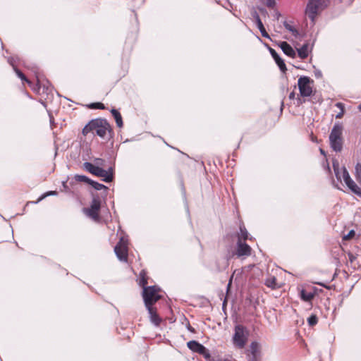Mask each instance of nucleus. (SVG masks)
<instances>
[{
    "mask_svg": "<svg viewBox=\"0 0 361 361\" xmlns=\"http://www.w3.org/2000/svg\"><path fill=\"white\" fill-rule=\"evenodd\" d=\"M83 169L95 176L103 178L102 180L106 183L111 182L114 179V170L112 168H109L106 171L92 163L85 162L83 164Z\"/></svg>",
    "mask_w": 361,
    "mask_h": 361,
    "instance_id": "obj_2",
    "label": "nucleus"
},
{
    "mask_svg": "<svg viewBox=\"0 0 361 361\" xmlns=\"http://www.w3.org/2000/svg\"><path fill=\"white\" fill-rule=\"evenodd\" d=\"M318 4L316 1L311 0L309 1L307 8H306V15L312 20H314V18L317 14L318 11Z\"/></svg>",
    "mask_w": 361,
    "mask_h": 361,
    "instance_id": "obj_11",
    "label": "nucleus"
},
{
    "mask_svg": "<svg viewBox=\"0 0 361 361\" xmlns=\"http://www.w3.org/2000/svg\"><path fill=\"white\" fill-rule=\"evenodd\" d=\"M88 106H89V108L93 109H105L104 104L101 103V102L92 103Z\"/></svg>",
    "mask_w": 361,
    "mask_h": 361,
    "instance_id": "obj_30",
    "label": "nucleus"
},
{
    "mask_svg": "<svg viewBox=\"0 0 361 361\" xmlns=\"http://www.w3.org/2000/svg\"><path fill=\"white\" fill-rule=\"evenodd\" d=\"M188 348L194 353L201 354L204 352V346L196 341H190L187 343Z\"/></svg>",
    "mask_w": 361,
    "mask_h": 361,
    "instance_id": "obj_14",
    "label": "nucleus"
},
{
    "mask_svg": "<svg viewBox=\"0 0 361 361\" xmlns=\"http://www.w3.org/2000/svg\"><path fill=\"white\" fill-rule=\"evenodd\" d=\"M90 185L96 190H101L102 189H107V187L103 184L99 183L94 180H91Z\"/></svg>",
    "mask_w": 361,
    "mask_h": 361,
    "instance_id": "obj_28",
    "label": "nucleus"
},
{
    "mask_svg": "<svg viewBox=\"0 0 361 361\" xmlns=\"http://www.w3.org/2000/svg\"><path fill=\"white\" fill-rule=\"evenodd\" d=\"M103 162H104V160L102 159H96V164L97 165H102L103 164Z\"/></svg>",
    "mask_w": 361,
    "mask_h": 361,
    "instance_id": "obj_37",
    "label": "nucleus"
},
{
    "mask_svg": "<svg viewBox=\"0 0 361 361\" xmlns=\"http://www.w3.org/2000/svg\"><path fill=\"white\" fill-rule=\"evenodd\" d=\"M307 323L310 326H314L318 323V317L316 314H311L307 318Z\"/></svg>",
    "mask_w": 361,
    "mask_h": 361,
    "instance_id": "obj_27",
    "label": "nucleus"
},
{
    "mask_svg": "<svg viewBox=\"0 0 361 361\" xmlns=\"http://www.w3.org/2000/svg\"><path fill=\"white\" fill-rule=\"evenodd\" d=\"M264 284L271 289H276L279 288L276 282V278L274 276H269L266 279Z\"/></svg>",
    "mask_w": 361,
    "mask_h": 361,
    "instance_id": "obj_21",
    "label": "nucleus"
},
{
    "mask_svg": "<svg viewBox=\"0 0 361 361\" xmlns=\"http://www.w3.org/2000/svg\"><path fill=\"white\" fill-rule=\"evenodd\" d=\"M252 254V248L245 241L238 240L235 251L231 257L237 256V257H247Z\"/></svg>",
    "mask_w": 361,
    "mask_h": 361,
    "instance_id": "obj_9",
    "label": "nucleus"
},
{
    "mask_svg": "<svg viewBox=\"0 0 361 361\" xmlns=\"http://www.w3.org/2000/svg\"><path fill=\"white\" fill-rule=\"evenodd\" d=\"M249 336V331L243 325L235 326V333L233 336V342L235 347L242 349L246 345Z\"/></svg>",
    "mask_w": 361,
    "mask_h": 361,
    "instance_id": "obj_5",
    "label": "nucleus"
},
{
    "mask_svg": "<svg viewBox=\"0 0 361 361\" xmlns=\"http://www.w3.org/2000/svg\"><path fill=\"white\" fill-rule=\"evenodd\" d=\"M266 4L268 7H274L275 5V0H266Z\"/></svg>",
    "mask_w": 361,
    "mask_h": 361,
    "instance_id": "obj_36",
    "label": "nucleus"
},
{
    "mask_svg": "<svg viewBox=\"0 0 361 361\" xmlns=\"http://www.w3.org/2000/svg\"><path fill=\"white\" fill-rule=\"evenodd\" d=\"M74 178L78 182H83L90 185L91 179L84 175H75Z\"/></svg>",
    "mask_w": 361,
    "mask_h": 361,
    "instance_id": "obj_24",
    "label": "nucleus"
},
{
    "mask_svg": "<svg viewBox=\"0 0 361 361\" xmlns=\"http://www.w3.org/2000/svg\"><path fill=\"white\" fill-rule=\"evenodd\" d=\"M200 355H202L205 359H209L211 357L209 350L206 348H204V352L201 353Z\"/></svg>",
    "mask_w": 361,
    "mask_h": 361,
    "instance_id": "obj_33",
    "label": "nucleus"
},
{
    "mask_svg": "<svg viewBox=\"0 0 361 361\" xmlns=\"http://www.w3.org/2000/svg\"><path fill=\"white\" fill-rule=\"evenodd\" d=\"M341 172L342 173L343 180L349 189H350L354 193L361 196V189L352 180L347 169L345 167H342Z\"/></svg>",
    "mask_w": 361,
    "mask_h": 361,
    "instance_id": "obj_10",
    "label": "nucleus"
},
{
    "mask_svg": "<svg viewBox=\"0 0 361 361\" xmlns=\"http://www.w3.org/2000/svg\"><path fill=\"white\" fill-rule=\"evenodd\" d=\"M348 261L350 263H353V262L356 259V257L351 252L348 253Z\"/></svg>",
    "mask_w": 361,
    "mask_h": 361,
    "instance_id": "obj_34",
    "label": "nucleus"
},
{
    "mask_svg": "<svg viewBox=\"0 0 361 361\" xmlns=\"http://www.w3.org/2000/svg\"><path fill=\"white\" fill-rule=\"evenodd\" d=\"M298 100H299V103H300V104H302V100H301V99H300V98H299V97H298Z\"/></svg>",
    "mask_w": 361,
    "mask_h": 361,
    "instance_id": "obj_43",
    "label": "nucleus"
},
{
    "mask_svg": "<svg viewBox=\"0 0 361 361\" xmlns=\"http://www.w3.org/2000/svg\"><path fill=\"white\" fill-rule=\"evenodd\" d=\"M342 131V126L340 124H335L329 135L331 147L336 152L341 151L343 147Z\"/></svg>",
    "mask_w": 361,
    "mask_h": 361,
    "instance_id": "obj_4",
    "label": "nucleus"
},
{
    "mask_svg": "<svg viewBox=\"0 0 361 361\" xmlns=\"http://www.w3.org/2000/svg\"><path fill=\"white\" fill-rule=\"evenodd\" d=\"M111 114L112 116H114L115 121H116V125L118 128H122L123 126V119H122V116L120 114V112L116 110V109H113L111 111Z\"/></svg>",
    "mask_w": 361,
    "mask_h": 361,
    "instance_id": "obj_20",
    "label": "nucleus"
},
{
    "mask_svg": "<svg viewBox=\"0 0 361 361\" xmlns=\"http://www.w3.org/2000/svg\"><path fill=\"white\" fill-rule=\"evenodd\" d=\"M359 109L361 110V104L359 105Z\"/></svg>",
    "mask_w": 361,
    "mask_h": 361,
    "instance_id": "obj_45",
    "label": "nucleus"
},
{
    "mask_svg": "<svg viewBox=\"0 0 361 361\" xmlns=\"http://www.w3.org/2000/svg\"><path fill=\"white\" fill-rule=\"evenodd\" d=\"M161 292V288L157 286L145 287V289L142 290V298L145 307L154 306L162 298Z\"/></svg>",
    "mask_w": 361,
    "mask_h": 361,
    "instance_id": "obj_3",
    "label": "nucleus"
},
{
    "mask_svg": "<svg viewBox=\"0 0 361 361\" xmlns=\"http://www.w3.org/2000/svg\"><path fill=\"white\" fill-rule=\"evenodd\" d=\"M220 361H237V360H235L234 359H231V360L230 359H224V360H221Z\"/></svg>",
    "mask_w": 361,
    "mask_h": 361,
    "instance_id": "obj_40",
    "label": "nucleus"
},
{
    "mask_svg": "<svg viewBox=\"0 0 361 361\" xmlns=\"http://www.w3.org/2000/svg\"><path fill=\"white\" fill-rule=\"evenodd\" d=\"M355 235V233L353 230H351L346 235L343 237V240H350Z\"/></svg>",
    "mask_w": 361,
    "mask_h": 361,
    "instance_id": "obj_32",
    "label": "nucleus"
},
{
    "mask_svg": "<svg viewBox=\"0 0 361 361\" xmlns=\"http://www.w3.org/2000/svg\"><path fill=\"white\" fill-rule=\"evenodd\" d=\"M45 197V194H43L39 198L38 200H41L42 199H44Z\"/></svg>",
    "mask_w": 361,
    "mask_h": 361,
    "instance_id": "obj_42",
    "label": "nucleus"
},
{
    "mask_svg": "<svg viewBox=\"0 0 361 361\" xmlns=\"http://www.w3.org/2000/svg\"><path fill=\"white\" fill-rule=\"evenodd\" d=\"M146 308L148 310L152 323L155 326H159L161 324L162 319L158 314L157 308L154 306H146Z\"/></svg>",
    "mask_w": 361,
    "mask_h": 361,
    "instance_id": "obj_12",
    "label": "nucleus"
},
{
    "mask_svg": "<svg viewBox=\"0 0 361 361\" xmlns=\"http://www.w3.org/2000/svg\"><path fill=\"white\" fill-rule=\"evenodd\" d=\"M341 168L339 167L338 164L336 165L335 164H334V170L335 172L336 177L337 178L338 180L341 181L343 180V178H342V173L341 172Z\"/></svg>",
    "mask_w": 361,
    "mask_h": 361,
    "instance_id": "obj_29",
    "label": "nucleus"
},
{
    "mask_svg": "<svg viewBox=\"0 0 361 361\" xmlns=\"http://www.w3.org/2000/svg\"><path fill=\"white\" fill-rule=\"evenodd\" d=\"M149 276H147V273L145 269L140 271L139 274V279L138 284L140 286L145 289V287H147V285L148 283Z\"/></svg>",
    "mask_w": 361,
    "mask_h": 361,
    "instance_id": "obj_17",
    "label": "nucleus"
},
{
    "mask_svg": "<svg viewBox=\"0 0 361 361\" xmlns=\"http://www.w3.org/2000/svg\"><path fill=\"white\" fill-rule=\"evenodd\" d=\"M285 27L287 30L291 31L294 35L298 34V31L295 28L292 27L290 25L287 24L285 25Z\"/></svg>",
    "mask_w": 361,
    "mask_h": 361,
    "instance_id": "obj_35",
    "label": "nucleus"
},
{
    "mask_svg": "<svg viewBox=\"0 0 361 361\" xmlns=\"http://www.w3.org/2000/svg\"><path fill=\"white\" fill-rule=\"evenodd\" d=\"M295 92H292L290 94V95H289V98H290V99H293L295 98Z\"/></svg>",
    "mask_w": 361,
    "mask_h": 361,
    "instance_id": "obj_39",
    "label": "nucleus"
},
{
    "mask_svg": "<svg viewBox=\"0 0 361 361\" xmlns=\"http://www.w3.org/2000/svg\"><path fill=\"white\" fill-rule=\"evenodd\" d=\"M280 47L283 53L291 58L295 57V51L292 47L286 42H282L280 44Z\"/></svg>",
    "mask_w": 361,
    "mask_h": 361,
    "instance_id": "obj_16",
    "label": "nucleus"
},
{
    "mask_svg": "<svg viewBox=\"0 0 361 361\" xmlns=\"http://www.w3.org/2000/svg\"><path fill=\"white\" fill-rule=\"evenodd\" d=\"M128 242L124 237L120 238L119 241L114 247V252L121 262H127L128 257Z\"/></svg>",
    "mask_w": 361,
    "mask_h": 361,
    "instance_id": "obj_7",
    "label": "nucleus"
},
{
    "mask_svg": "<svg viewBox=\"0 0 361 361\" xmlns=\"http://www.w3.org/2000/svg\"><path fill=\"white\" fill-rule=\"evenodd\" d=\"M336 106H337L340 109V112L336 116V118H341L345 113V106L344 104L341 102H338L336 104Z\"/></svg>",
    "mask_w": 361,
    "mask_h": 361,
    "instance_id": "obj_26",
    "label": "nucleus"
},
{
    "mask_svg": "<svg viewBox=\"0 0 361 361\" xmlns=\"http://www.w3.org/2000/svg\"><path fill=\"white\" fill-rule=\"evenodd\" d=\"M252 16H253L254 18L255 19L257 26L259 28V30H260V32H261L262 37H264L265 38H269V35L267 33V32L266 31V29L259 18V16L258 15V13L256 11H255L253 13Z\"/></svg>",
    "mask_w": 361,
    "mask_h": 361,
    "instance_id": "obj_15",
    "label": "nucleus"
},
{
    "mask_svg": "<svg viewBox=\"0 0 361 361\" xmlns=\"http://www.w3.org/2000/svg\"><path fill=\"white\" fill-rule=\"evenodd\" d=\"M101 209V200L98 197H94L90 207L84 209L85 214L95 221H99V212Z\"/></svg>",
    "mask_w": 361,
    "mask_h": 361,
    "instance_id": "obj_8",
    "label": "nucleus"
},
{
    "mask_svg": "<svg viewBox=\"0 0 361 361\" xmlns=\"http://www.w3.org/2000/svg\"><path fill=\"white\" fill-rule=\"evenodd\" d=\"M14 68V71L16 73V75L24 82H26L27 84L30 85L31 84V82L30 80H29L26 76L25 75V74L23 73H22L18 68H17L16 67H13Z\"/></svg>",
    "mask_w": 361,
    "mask_h": 361,
    "instance_id": "obj_25",
    "label": "nucleus"
},
{
    "mask_svg": "<svg viewBox=\"0 0 361 361\" xmlns=\"http://www.w3.org/2000/svg\"><path fill=\"white\" fill-rule=\"evenodd\" d=\"M39 90L40 87L38 85H36V86L33 87V90L36 92H39Z\"/></svg>",
    "mask_w": 361,
    "mask_h": 361,
    "instance_id": "obj_38",
    "label": "nucleus"
},
{
    "mask_svg": "<svg viewBox=\"0 0 361 361\" xmlns=\"http://www.w3.org/2000/svg\"><path fill=\"white\" fill-rule=\"evenodd\" d=\"M269 51L275 62L279 66L280 70L283 73H285L287 71V68L283 60L279 56V55L274 49L269 48Z\"/></svg>",
    "mask_w": 361,
    "mask_h": 361,
    "instance_id": "obj_13",
    "label": "nucleus"
},
{
    "mask_svg": "<svg viewBox=\"0 0 361 361\" xmlns=\"http://www.w3.org/2000/svg\"><path fill=\"white\" fill-rule=\"evenodd\" d=\"M111 127L105 119L96 118L91 120L82 129V133L87 136L88 133L96 134L104 139L108 133H111Z\"/></svg>",
    "mask_w": 361,
    "mask_h": 361,
    "instance_id": "obj_1",
    "label": "nucleus"
},
{
    "mask_svg": "<svg viewBox=\"0 0 361 361\" xmlns=\"http://www.w3.org/2000/svg\"><path fill=\"white\" fill-rule=\"evenodd\" d=\"M314 297V293L307 292L305 290H302L300 292V298L303 301L310 302Z\"/></svg>",
    "mask_w": 361,
    "mask_h": 361,
    "instance_id": "obj_23",
    "label": "nucleus"
},
{
    "mask_svg": "<svg viewBox=\"0 0 361 361\" xmlns=\"http://www.w3.org/2000/svg\"><path fill=\"white\" fill-rule=\"evenodd\" d=\"M252 357L249 361H257V355L259 352V346L257 342H252L250 346Z\"/></svg>",
    "mask_w": 361,
    "mask_h": 361,
    "instance_id": "obj_18",
    "label": "nucleus"
},
{
    "mask_svg": "<svg viewBox=\"0 0 361 361\" xmlns=\"http://www.w3.org/2000/svg\"><path fill=\"white\" fill-rule=\"evenodd\" d=\"M238 240L246 241L249 239V233L243 224L240 226V232L238 233Z\"/></svg>",
    "mask_w": 361,
    "mask_h": 361,
    "instance_id": "obj_19",
    "label": "nucleus"
},
{
    "mask_svg": "<svg viewBox=\"0 0 361 361\" xmlns=\"http://www.w3.org/2000/svg\"><path fill=\"white\" fill-rule=\"evenodd\" d=\"M355 177L359 183H361V164L360 163L355 166Z\"/></svg>",
    "mask_w": 361,
    "mask_h": 361,
    "instance_id": "obj_31",
    "label": "nucleus"
},
{
    "mask_svg": "<svg viewBox=\"0 0 361 361\" xmlns=\"http://www.w3.org/2000/svg\"><path fill=\"white\" fill-rule=\"evenodd\" d=\"M298 54L300 59H306L308 56V44H305L300 49H298Z\"/></svg>",
    "mask_w": 361,
    "mask_h": 361,
    "instance_id": "obj_22",
    "label": "nucleus"
},
{
    "mask_svg": "<svg viewBox=\"0 0 361 361\" xmlns=\"http://www.w3.org/2000/svg\"><path fill=\"white\" fill-rule=\"evenodd\" d=\"M49 117H50V122L51 123L52 122V116L51 115H49Z\"/></svg>",
    "mask_w": 361,
    "mask_h": 361,
    "instance_id": "obj_44",
    "label": "nucleus"
},
{
    "mask_svg": "<svg viewBox=\"0 0 361 361\" xmlns=\"http://www.w3.org/2000/svg\"><path fill=\"white\" fill-rule=\"evenodd\" d=\"M314 80L308 76H301L298 80L300 96L302 97L312 95Z\"/></svg>",
    "mask_w": 361,
    "mask_h": 361,
    "instance_id": "obj_6",
    "label": "nucleus"
},
{
    "mask_svg": "<svg viewBox=\"0 0 361 361\" xmlns=\"http://www.w3.org/2000/svg\"><path fill=\"white\" fill-rule=\"evenodd\" d=\"M54 193H55V192H47V196H49V195H53V194H54Z\"/></svg>",
    "mask_w": 361,
    "mask_h": 361,
    "instance_id": "obj_41",
    "label": "nucleus"
}]
</instances>
